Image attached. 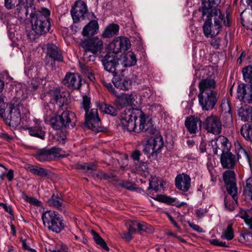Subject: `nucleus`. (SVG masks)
Wrapping results in <instances>:
<instances>
[{"instance_id": "nucleus-44", "label": "nucleus", "mask_w": 252, "mask_h": 252, "mask_svg": "<svg viewBox=\"0 0 252 252\" xmlns=\"http://www.w3.org/2000/svg\"><path fill=\"white\" fill-rule=\"evenodd\" d=\"M5 97L2 94L0 95V116L3 119L7 114V110L9 107V103L4 102Z\"/></svg>"}, {"instance_id": "nucleus-11", "label": "nucleus", "mask_w": 252, "mask_h": 252, "mask_svg": "<svg viewBox=\"0 0 252 252\" xmlns=\"http://www.w3.org/2000/svg\"><path fill=\"white\" fill-rule=\"evenodd\" d=\"M226 190L236 201L238 199V189L236 186V174L232 170H226L223 174Z\"/></svg>"}, {"instance_id": "nucleus-9", "label": "nucleus", "mask_w": 252, "mask_h": 252, "mask_svg": "<svg viewBox=\"0 0 252 252\" xmlns=\"http://www.w3.org/2000/svg\"><path fill=\"white\" fill-rule=\"evenodd\" d=\"M104 68L113 75L122 73L121 64L120 63V58L115 53L109 52L101 60Z\"/></svg>"}, {"instance_id": "nucleus-39", "label": "nucleus", "mask_w": 252, "mask_h": 252, "mask_svg": "<svg viewBox=\"0 0 252 252\" xmlns=\"http://www.w3.org/2000/svg\"><path fill=\"white\" fill-rule=\"evenodd\" d=\"M242 72L245 82L252 85V65H249L244 67Z\"/></svg>"}, {"instance_id": "nucleus-50", "label": "nucleus", "mask_w": 252, "mask_h": 252, "mask_svg": "<svg viewBox=\"0 0 252 252\" xmlns=\"http://www.w3.org/2000/svg\"><path fill=\"white\" fill-rule=\"evenodd\" d=\"M24 198L27 202L30 203L32 205L36 206H39L40 205L41 202L35 198L29 197L26 194H25L24 195Z\"/></svg>"}, {"instance_id": "nucleus-28", "label": "nucleus", "mask_w": 252, "mask_h": 252, "mask_svg": "<svg viewBox=\"0 0 252 252\" xmlns=\"http://www.w3.org/2000/svg\"><path fill=\"white\" fill-rule=\"evenodd\" d=\"M220 162L223 168L232 169L234 168L235 165V157L231 152L228 151V152L223 154H221Z\"/></svg>"}, {"instance_id": "nucleus-29", "label": "nucleus", "mask_w": 252, "mask_h": 252, "mask_svg": "<svg viewBox=\"0 0 252 252\" xmlns=\"http://www.w3.org/2000/svg\"><path fill=\"white\" fill-rule=\"evenodd\" d=\"M99 30V25L97 20H91L83 29L82 34L84 36H89L96 34Z\"/></svg>"}, {"instance_id": "nucleus-12", "label": "nucleus", "mask_w": 252, "mask_h": 252, "mask_svg": "<svg viewBox=\"0 0 252 252\" xmlns=\"http://www.w3.org/2000/svg\"><path fill=\"white\" fill-rule=\"evenodd\" d=\"M61 151L60 148L56 146L49 149H40L36 152L35 157L41 162L51 161L60 156Z\"/></svg>"}, {"instance_id": "nucleus-41", "label": "nucleus", "mask_w": 252, "mask_h": 252, "mask_svg": "<svg viewBox=\"0 0 252 252\" xmlns=\"http://www.w3.org/2000/svg\"><path fill=\"white\" fill-rule=\"evenodd\" d=\"M241 133L246 140L252 141V128L250 125H243L241 128Z\"/></svg>"}, {"instance_id": "nucleus-3", "label": "nucleus", "mask_w": 252, "mask_h": 252, "mask_svg": "<svg viewBox=\"0 0 252 252\" xmlns=\"http://www.w3.org/2000/svg\"><path fill=\"white\" fill-rule=\"evenodd\" d=\"M50 11L46 8L32 12L30 14L32 29L38 35H43L49 31Z\"/></svg>"}, {"instance_id": "nucleus-23", "label": "nucleus", "mask_w": 252, "mask_h": 252, "mask_svg": "<svg viewBox=\"0 0 252 252\" xmlns=\"http://www.w3.org/2000/svg\"><path fill=\"white\" fill-rule=\"evenodd\" d=\"M120 63L121 64V68L123 72L125 68L130 67L136 64L137 59L134 53L131 51L126 54H122L120 58Z\"/></svg>"}, {"instance_id": "nucleus-18", "label": "nucleus", "mask_w": 252, "mask_h": 252, "mask_svg": "<svg viewBox=\"0 0 252 252\" xmlns=\"http://www.w3.org/2000/svg\"><path fill=\"white\" fill-rule=\"evenodd\" d=\"M88 11L86 3L82 0H77L74 7L71 10V13L74 23L78 22L81 19H84V15Z\"/></svg>"}, {"instance_id": "nucleus-30", "label": "nucleus", "mask_w": 252, "mask_h": 252, "mask_svg": "<svg viewBox=\"0 0 252 252\" xmlns=\"http://www.w3.org/2000/svg\"><path fill=\"white\" fill-rule=\"evenodd\" d=\"M47 54L54 61L58 62L63 61V57L61 51L56 45L53 44L47 45Z\"/></svg>"}, {"instance_id": "nucleus-64", "label": "nucleus", "mask_w": 252, "mask_h": 252, "mask_svg": "<svg viewBox=\"0 0 252 252\" xmlns=\"http://www.w3.org/2000/svg\"><path fill=\"white\" fill-rule=\"evenodd\" d=\"M206 211L203 209H199L196 210L195 214L197 217L201 218L206 213Z\"/></svg>"}, {"instance_id": "nucleus-17", "label": "nucleus", "mask_w": 252, "mask_h": 252, "mask_svg": "<svg viewBox=\"0 0 252 252\" xmlns=\"http://www.w3.org/2000/svg\"><path fill=\"white\" fill-rule=\"evenodd\" d=\"M128 231L130 233L134 234L137 231L140 233L144 232L151 233L154 232V228L151 225L148 224L144 221L136 220L131 221L127 223Z\"/></svg>"}, {"instance_id": "nucleus-5", "label": "nucleus", "mask_w": 252, "mask_h": 252, "mask_svg": "<svg viewBox=\"0 0 252 252\" xmlns=\"http://www.w3.org/2000/svg\"><path fill=\"white\" fill-rule=\"evenodd\" d=\"M42 220L44 226L53 232L59 233L64 228L63 220L60 215L54 211H47L42 213Z\"/></svg>"}, {"instance_id": "nucleus-16", "label": "nucleus", "mask_w": 252, "mask_h": 252, "mask_svg": "<svg viewBox=\"0 0 252 252\" xmlns=\"http://www.w3.org/2000/svg\"><path fill=\"white\" fill-rule=\"evenodd\" d=\"M237 98L245 103L252 102V85L239 84L237 90Z\"/></svg>"}, {"instance_id": "nucleus-34", "label": "nucleus", "mask_w": 252, "mask_h": 252, "mask_svg": "<svg viewBox=\"0 0 252 252\" xmlns=\"http://www.w3.org/2000/svg\"><path fill=\"white\" fill-rule=\"evenodd\" d=\"M47 204L49 206L61 211L63 210L64 208L62 198L60 197L58 194L54 193L53 194L51 198L48 200Z\"/></svg>"}, {"instance_id": "nucleus-20", "label": "nucleus", "mask_w": 252, "mask_h": 252, "mask_svg": "<svg viewBox=\"0 0 252 252\" xmlns=\"http://www.w3.org/2000/svg\"><path fill=\"white\" fill-rule=\"evenodd\" d=\"M81 77L77 74L67 72L63 80V83L71 89L78 90L81 86Z\"/></svg>"}, {"instance_id": "nucleus-4", "label": "nucleus", "mask_w": 252, "mask_h": 252, "mask_svg": "<svg viewBox=\"0 0 252 252\" xmlns=\"http://www.w3.org/2000/svg\"><path fill=\"white\" fill-rule=\"evenodd\" d=\"M90 97L87 95H84L80 104V108L83 109L85 111V124L88 128L94 132L101 131L102 128L101 127V122L98 117L97 109L93 108L90 111Z\"/></svg>"}, {"instance_id": "nucleus-13", "label": "nucleus", "mask_w": 252, "mask_h": 252, "mask_svg": "<svg viewBox=\"0 0 252 252\" xmlns=\"http://www.w3.org/2000/svg\"><path fill=\"white\" fill-rule=\"evenodd\" d=\"M131 46L130 41L125 36H119L114 39L109 44L111 53L117 54L122 51H126Z\"/></svg>"}, {"instance_id": "nucleus-57", "label": "nucleus", "mask_w": 252, "mask_h": 252, "mask_svg": "<svg viewBox=\"0 0 252 252\" xmlns=\"http://www.w3.org/2000/svg\"><path fill=\"white\" fill-rule=\"evenodd\" d=\"M121 185L122 187L129 190H133L134 189V184L128 181L123 182Z\"/></svg>"}, {"instance_id": "nucleus-53", "label": "nucleus", "mask_w": 252, "mask_h": 252, "mask_svg": "<svg viewBox=\"0 0 252 252\" xmlns=\"http://www.w3.org/2000/svg\"><path fill=\"white\" fill-rule=\"evenodd\" d=\"M251 214L249 213V210L248 211L241 210L239 213V216L241 218L244 220L245 222L247 223V220L251 217Z\"/></svg>"}, {"instance_id": "nucleus-2", "label": "nucleus", "mask_w": 252, "mask_h": 252, "mask_svg": "<svg viewBox=\"0 0 252 252\" xmlns=\"http://www.w3.org/2000/svg\"><path fill=\"white\" fill-rule=\"evenodd\" d=\"M198 102L204 111L212 110L217 104L220 94L217 90V83L213 79H201L198 84Z\"/></svg>"}, {"instance_id": "nucleus-43", "label": "nucleus", "mask_w": 252, "mask_h": 252, "mask_svg": "<svg viewBox=\"0 0 252 252\" xmlns=\"http://www.w3.org/2000/svg\"><path fill=\"white\" fill-rule=\"evenodd\" d=\"M221 238L225 239L227 240H231L233 239L234 230L232 224H229L227 227L224 229L222 232Z\"/></svg>"}, {"instance_id": "nucleus-27", "label": "nucleus", "mask_w": 252, "mask_h": 252, "mask_svg": "<svg viewBox=\"0 0 252 252\" xmlns=\"http://www.w3.org/2000/svg\"><path fill=\"white\" fill-rule=\"evenodd\" d=\"M148 194L153 198L158 201L167 203L168 204L175 205L176 207H181V206L186 205V203L184 202H176L175 198L168 197L162 194H158L154 196L151 194V191H149Z\"/></svg>"}, {"instance_id": "nucleus-48", "label": "nucleus", "mask_w": 252, "mask_h": 252, "mask_svg": "<svg viewBox=\"0 0 252 252\" xmlns=\"http://www.w3.org/2000/svg\"><path fill=\"white\" fill-rule=\"evenodd\" d=\"M77 167L78 169L86 171H95L96 169V165L94 163H84L82 164H78Z\"/></svg>"}, {"instance_id": "nucleus-10", "label": "nucleus", "mask_w": 252, "mask_h": 252, "mask_svg": "<svg viewBox=\"0 0 252 252\" xmlns=\"http://www.w3.org/2000/svg\"><path fill=\"white\" fill-rule=\"evenodd\" d=\"M49 94L51 101L54 104L55 109L58 110L67 109L70 101L64 92H61L59 88H55L50 90Z\"/></svg>"}, {"instance_id": "nucleus-60", "label": "nucleus", "mask_w": 252, "mask_h": 252, "mask_svg": "<svg viewBox=\"0 0 252 252\" xmlns=\"http://www.w3.org/2000/svg\"><path fill=\"white\" fill-rule=\"evenodd\" d=\"M141 155L140 151L136 150L131 154V157L133 160L138 161Z\"/></svg>"}, {"instance_id": "nucleus-51", "label": "nucleus", "mask_w": 252, "mask_h": 252, "mask_svg": "<svg viewBox=\"0 0 252 252\" xmlns=\"http://www.w3.org/2000/svg\"><path fill=\"white\" fill-rule=\"evenodd\" d=\"M1 206L3 207L4 210L8 213L9 214V218L11 220H14L15 219L14 214L13 213L12 208L11 206H7L6 204L2 203Z\"/></svg>"}, {"instance_id": "nucleus-38", "label": "nucleus", "mask_w": 252, "mask_h": 252, "mask_svg": "<svg viewBox=\"0 0 252 252\" xmlns=\"http://www.w3.org/2000/svg\"><path fill=\"white\" fill-rule=\"evenodd\" d=\"M243 195L252 201V177L248 178L243 186Z\"/></svg>"}, {"instance_id": "nucleus-62", "label": "nucleus", "mask_w": 252, "mask_h": 252, "mask_svg": "<svg viewBox=\"0 0 252 252\" xmlns=\"http://www.w3.org/2000/svg\"><path fill=\"white\" fill-rule=\"evenodd\" d=\"M22 246H23V248L26 250H28L29 251V252H36V251L35 250V249H32V248H31L27 244V243H26V240H23L22 241Z\"/></svg>"}, {"instance_id": "nucleus-59", "label": "nucleus", "mask_w": 252, "mask_h": 252, "mask_svg": "<svg viewBox=\"0 0 252 252\" xmlns=\"http://www.w3.org/2000/svg\"><path fill=\"white\" fill-rule=\"evenodd\" d=\"M95 176L99 179H106L111 178V176L103 172L98 171L95 173Z\"/></svg>"}, {"instance_id": "nucleus-46", "label": "nucleus", "mask_w": 252, "mask_h": 252, "mask_svg": "<svg viewBox=\"0 0 252 252\" xmlns=\"http://www.w3.org/2000/svg\"><path fill=\"white\" fill-rule=\"evenodd\" d=\"M40 85V81L38 79L32 78L28 82V89L33 92L36 91Z\"/></svg>"}, {"instance_id": "nucleus-21", "label": "nucleus", "mask_w": 252, "mask_h": 252, "mask_svg": "<svg viewBox=\"0 0 252 252\" xmlns=\"http://www.w3.org/2000/svg\"><path fill=\"white\" fill-rule=\"evenodd\" d=\"M34 125L31 126H26L24 129L29 131L31 136L35 137L41 140L45 138V131L41 126V122L37 119L34 120Z\"/></svg>"}, {"instance_id": "nucleus-24", "label": "nucleus", "mask_w": 252, "mask_h": 252, "mask_svg": "<svg viewBox=\"0 0 252 252\" xmlns=\"http://www.w3.org/2000/svg\"><path fill=\"white\" fill-rule=\"evenodd\" d=\"M113 83L115 87L122 90L127 91L130 89L132 85L131 79L124 75L117 76L113 75Z\"/></svg>"}, {"instance_id": "nucleus-63", "label": "nucleus", "mask_w": 252, "mask_h": 252, "mask_svg": "<svg viewBox=\"0 0 252 252\" xmlns=\"http://www.w3.org/2000/svg\"><path fill=\"white\" fill-rule=\"evenodd\" d=\"M132 236L133 234L132 233H130V232L128 231L127 232H125L123 233V238L127 241H129L132 239Z\"/></svg>"}, {"instance_id": "nucleus-49", "label": "nucleus", "mask_w": 252, "mask_h": 252, "mask_svg": "<svg viewBox=\"0 0 252 252\" xmlns=\"http://www.w3.org/2000/svg\"><path fill=\"white\" fill-rule=\"evenodd\" d=\"M237 200L236 201L235 200H234L233 198V200H229V199H228V197L225 196L224 198L225 206L226 208L228 209V210H229L230 211H232L234 209V207H235L234 202H235V203L237 204Z\"/></svg>"}, {"instance_id": "nucleus-6", "label": "nucleus", "mask_w": 252, "mask_h": 252, "mask_svg": "<svg viewBox=\"0 0 252 252\" xmlns=\"http://www.w3.org/2000/svg\"><path fill=\"white\" fill-rule=\"evenodd\" d=\"M80 46L84 50L83 58L88 61H94L97 52L103 48V42L97 36L82 40Z\"/></svg>"}, {"instance_id": "nucleus-8", "label": "nucleus", "mask_w": 252, "mask_h": 252, "mask_svg": "<svg viewBox=\"0 0 252 252\" xmlns=\"http://www.w3.org/2000/svg\"><path fill=\"white\" fill-rule=\"evenodd\" d=\"M75 115L74 113L65 110L61 115L55 116L51 119V124L55 129H60L63 127H69V125L73 127L75 125L73 122Z\"/></svg>"}, {"instance_id": "nucleus-26", "label": "nucleus", "mask_w": 252, "mask_h": 252, "mask_svg": "<svg viewBox=\"0 0 252 252\" xmlns=\"http://www.w3.org/2000/svg\"><path fill=\"white\" fill-rule=\"evenodd\" d=\"M234 146L238 162L240 163L251 166L250 157L248 152L242 147L239 142H236Z\"/></svg>"}, {"instance_id": "nucleus-19", "label": "nucleus", "mask_w": 252, "mask_h": 252, "mask_svg": "<svg viewBox=\"0 0 252 252\" xmlns=\"http://www.w3.org/2000/svg\"><path fill=\"white\" fill-rule=\"evenodd\" d=\"M220 107L222 121L226 126H229L232 123L233 118L230 104L227 99L222 100Z\"/></svg>"}, {"instance_id": "nucleus-31", "label": "nucleus", "mask_w": 252, "mask_h": 252, "mask_svg": "<svg viewBox=\"0 0 252 252\" xmlns=\"http://www.w3.org/2000/svg\"><path fill=\"white\" fill-rule=\"evenodd\" d=\"M119 26L116 24H110L107 26L103 31L101 36L104 38H109L117 35L119 33Z\"/></svg>"}, {"instance_id": "nucleus-55", "label": "nucleus", "mask_w": 252, "mask_h": 252, "mask_svg": "<svg viewBox=\"0 0 252 252\" xmlns=\"http://www.w3.org/2000/svg\"><path fill=\"white\" fill-rule=\"evenodd\" d=\"M16 0H4V5L7 9H11L15 5Z\"/></svg>"}, {"instance_id": "nucleus-37", "label": "nucleus", "mask_w": 252, "mask_h": 252, "mask_svg": "<svg viewBox=\"0 0 252 252\" xmlns=\"http://www.w3.org/2000/svg\"><path fill=\"white\" fill-rule=\"evenodd\" d=\"M117 103L121 106L131 105L133 103L132 95L126 94L120 95L117 98Z\"/></svg>"}, {"instance_id": "nucleus-32", "label": "nucleus", "mask_w": 252, "mask_h": 252, "mask_svg": "<svg viewBox=\"0 0 252 252\" xmlns=\"http://www.w3.org/2000/svg\"><path fill=\"white\" fill-rule=\"evenodd\" d=\"M29 6L23 4L19 3L17 5V8L15 14L21 23H25L28 14V8Z\"/></svg>"}, {"instance_id": "nucleus-47", "label": "nucleus", "mask_w": 252, "mask_h": 252, "mask_svg": "<svg viewBox=\"0 0 252 252\" xmlns=\"http://www.w3.org/2000/svg\"><path fill=\"white\" fill-rule=\"evenodd\" d=\"M142 97L147 102H151L155 98L154 92L150 88H147L143 92Z\"/></svg>"}, {"instance_id": "nucleus-22", "label": "nucleus", "mask_w": 252, "mask_h": 252, "mask_svg": "<svg viewBox=\"0 0 252 252\" xmlns=\"http://www.w3.org/2000/svg\"><path fill=\"white\" fill-rule=\"evenodd\" d=\"M191 179L186 174H180L175 178V186L176 188L183 191H188L191 186Z\"/></svg>"}, {"instance_id": "nucleus-40", "label": "nucleus", "mask_w": 252, "mask_h": 252, "mask_svg": "<svg viewBox=\"0 0 252 252\" xmlns=\"http://www.w3.org/2000/svg\"><path fill=\"white\" fill-rule=\"evenodd\" d=\"M91 233L93 236V239H94L95 243L101 247L104 250L106 251H109V249L108 247L107 246L106 243L104 241V240L100 236V235L96 233L95 231L92 230Z\"/></svg>"}, {"instance_id": "nucleus-61", "label": "nucleus", "mask_w": 252, "mask_h": 252, "mask_svg": "<svg viewBox=\"0 0 252 252\" xmlns=\"http://www.w3.org/2000/svg\"><path fill=\"white\" fill-rule=\"evenodd\" d=\"M34 0H18L19 3L23 4L27 6H32L33 4Z\"/></svg>"}, {"instance_id": "nucleus-7", "label": "nucleus", "mask_w": 252, "mask_h": 252, "mask_svg": "<svg viewBox=\"0 0 252 252\" xmlns=\"http://www.w3.org/2000/svg\"><path fill=\"white\" fill-rule=\"evenodd\" d=\"M23 108V105L20 101L13 99L9 103V107L4 120L10 126L17 127L21 123V112Z\"/></svg>"}, {"instance_id": "nucleus-25", "label": "nucleus", "mask_w": 252, "mask_h": 252, "mask_svg": "<svg viewBox=\"0 0 252 252\" xmlns=\"http://www.w3.org/2000/svg\"><path fill=\"white\" fill-rule=\"evenodd\" d=\"M202 122L199 118L191 116L187 118L185 125L188 130L191 134H195L200 129Z\"/></svg>"}, {"instance_id": "nucleus-1", "label": "nucleus", "mask_w": 252, "mask_h": 252, "mask_svg": "<svg viewBox=\"0 0 252 252\" xmlns=\"http://www.w3.org/2000/svg\"><path fill=\"white\" fill-rule=\"evenodd\" d=\"M147 116L139 109H126L121 114V124L128 131L139 133L144 131L148 134L155 133L157 129L152 121L146 123Z\"/></svg>"}, {"instance_id": "nucleus-35", "label": "nucleus", "mask_w": 252, "mask_h": 252, "mask_svg": "<svg viewBox=\"0 0 252 252\" xmlns=\"http://www.w3.org/2000/svg\"><path fill=\"white\" fill-rule=\"evenodd\" d=\"M252 107L250 106L245 105L239 108L238 110V115L241 118V120L244 122H250L252 116Z\"/></svg>"}, {"instance_id": "nucleus-33", "label": "nucleus", "mask_w": 252, "mask_h": 252, "mask_svg": "<svg viewBox=\"0 0 252 252\" xmlns=\"http://www.w3.org/2000/svg\"><path fill=\"white\" fill-rule=\"evenodd\" d=\"M25 168L33 175L41 177H46L49 175V171L48 170L34 165L27 164L25 165Z\"/></svg>"}, {"instance_id": "nucleus-45", "label": "nucleus", "mask_w": 252, "mask_h": 252, "mask_svg": "<svg viewBox=\"0 0 252 252\" xmlns=\"http://www.w3.org/2000/svg\"><path fill=\"white\" fill-rule=\"evenodd\" d=\"M100 109L106 114H109L112 116H116L117 115L116 109L108 104L103 103L100 105Z\"/></svg>"}, {"instance_id": "nucleus-14", "label": "nucleus", "mask_w": 252, "mask_h": 252, "mask_svg": "<svg viewBox=\"0 0 252 252\" xmlns=\"http://www.w3.org/2000/svg\"><path fill=\"white\" fill-rule=\"evenodd\" d=\"M204 124L205 129L208 132L215 135H218L221 133V123L218 116L211 115L207 117Z\"/></svg>"}, {"instance_id": "nucleus-54", "label": "nucleus", "mask_w": 252, "mask_h": 252, "mask_svg": "<svg viewBox=\"0 0 252 252\" xmlns=\"http://www.w3.org/2000/svg\"><path fill=\"white\" fill-rule=\"evenodd\" d=\"M81 71L85 75L86 74L89 73V71H92V69L85 64L81 63L79 64Z\"/></svg>"}, {"instance_id": "nucleus-58", "label": "nucleus", "mask_w": 252, "mask_h": 252, "mask_svg": "<svg viewBox=\"0 0 252 252\" xmlns=\"http://www.w3.org/2000/svg\"><path fill=\"white\" fill-rule=\"evenodd\" d=\"M188 224L189 227L192 228L194 230L198 232H202V228L200 227L199 225L195 224L192 222H190L189 221L188 222Z\"/></svg>"}, {"instance_id": "nucleus-56", "label": "nucleus", "mask_w": 252, "mask_h": 252, "mask_svg": "<svg viewBox=\"0 0 252 252\" xmlns=\"http://www.w3.org/2000/svg\"><path fill=\"white\" fill-rule=\"evenodd\" d=\"M149 190L150 189H153L155 190L156 192H158L159 189V186L157 183H156L155 182L152 181L150 182L149 184V187H148Z\"/></svg>"}, {"instance_id": "nucleus-52", "label": "nucleus", "mask_w": 252, "mask_h": 252, "mask_svg": "<svg viewBox=\"0 0 252 252\" xmlns=\"http://www.w3.org/2000/svg\"><path fill=\"white\" fill-rule=\"evenodd\" d=\"M210 243L214 246L228 247L225 242H222L218 239H214L210 241Z\"/></svg>"}, {"instance_id": "nucleus-42", "label": "nucleus", "mask_w": 252, "mask_h": 252, "mask_svg": "<svg viewBox=\"0 0 252 252\" xmlns=\"http://www.w3.org/2000/svg\"><path fill=\"white\" fill-rule=\"evenodd\" d=\"M143 149V152L146 155H154L157 154L156 151L153 148V144L150 139H148L145 142L142 143Z\"/></svg>"}, {"instance_id": "nucleus-15", "label": "nucleus", "mask_w": 252, "mask_h": 252, "mask_svg": "<svg viewBox=\"0 0 252 252\" xmlns=\"http://www.w3.org/2000/svg\"><path fill=\"white\" fill-rule=\"evenodd\" d=\"M213 153L218 155L219 153L223 154L229 151L231 144L228 139L224 136H219L211 141Z\"/></svg>"}, {"instance_id": "nucleus-36", "label": "nucleus", "mask_w": 252, "mask_h": 252, "mask_svg": "<svg viewBox=\"0 0 252 252\" xmlns=\"http://www.w3.org/2000/svg\"><path fill=\"white\" fill-rule=\"evenodd\" d=\"M156 134V137L154 138H150V140L153 144V148L156 151L157 153H158L160 152L161 149L163 147L164 142L163 137L160 134H158V131L157 130V132L154 134ZM151 134H153L152 133Z\"/></svg>"}]
</instances>
